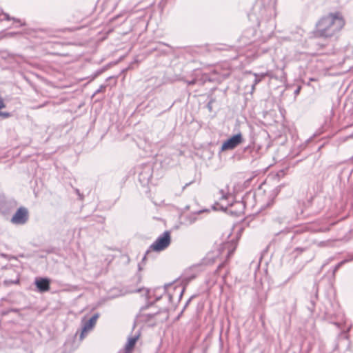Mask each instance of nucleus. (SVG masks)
I'll return each mask as SVG.
<instances>
[{
  "mask_svg": "<svg viewBox=\"0 0 353 353\" xmlns=\"http://www.w3.org/2000/svg\"><path fill=\"white\" fill-rule=\"evenodd\" d=\"M345 21L339 13L330 14L322 17L316 23L313 32L315 37L330 38L338 33Z\"/></svg>",
  "mask_w": 353,
  "mask_h": 353,
  "instance_id": "f257e3e1",
  "label": "nucleus"
},
{
  "mask_svg": "<svg viewBox=\"0 0 353 353\" xmlns=\"http://www.w3.org/2000/svg\"><path fill=\"white\" fill-rule=\"evenodd\" d=\"M171 242L170 232L165 231L156 241L150 245V249L160 252L166 249Z\"/></svg>",
  "mask_w": 353,
  "mask_h": 353,
  "instance_id": "f03ea898",
  "label": "nucleus"
},
{
  "mask_svg": "<svg viewBox=\"0 0 353 353\" xmlns=\"http://www.w3.org/2000/svg\"><path fill=\"white\" fill-rule=\"evenodd\" d=\"M29 219V212L26 208L20 207L11 218L10 222L14 225H22L26 224Z\"/></svg>",
  "mask_w": 353,
  "mask_h": 353,
  "instance_id": "7ed1b4c3",
  "label": "nucleus"
},
{
  "mask_svg": "<svg viewBox=\"0 0 353 353\" xmlns=\"http://www.w3.org/2000/svg\"><path fill=\"white\" fill-rule=\"evenodd\" d=\"M243 141V138L241 132L234 134L222 144L221 151L232 150L240 145Z\"/></svg>",
  "mask_w": 353,
  "mask_h": 353,
  "instance_id": "20e7f679",
  "label": "nucleus"
},
{
  "mask_svg": "<svg viewBox=\"0 0 353 353\" xmlns=\"http://www.w3.org/2000/svg\"><path fill=\"white\" fill-rule=\"evenodd\" d=\"M99 314H94L89 320L82 321V331L80 335V339H83L85 334L92 330L94 327Z\"/></svg>",
  "mask_w": 353,
  "mask_h": 353,
  "instance_id": "39448f33",
  "label": "nucleus"
},
{
  "mask_svg": "<svg viewBox=\"0 0 353 353\" xmlns=\"http://www.w3.org/2000/svg\"><path fill=\"white\" fill-rule=\"evenodd\" d=\"M34 284L39 292H45L50 290V279L48 278L37 277Z\"/></svg>",
  "mask_w": 353,
  "mask_h": 353,
  "instance_id": "423d86ee",
  "label": "nucleus"
},
{
  "mask_svg": "<svg viewBox=\"0 0 353 353\" xmlns=\"http://www.w3.org/2000/svg\"><path fill=\"white\" fill-rule=\"evenodd\" d=\"M261 20L259 21V26H260L263 21H268L272 17L275 16V8L274 6L264 7L261 10Z\"/></svg>",
  "mask_w": 353,
  "mask_h": 353,
  "instance_id": "0eeeda50",
  "label": "nucleus"
},
{
  "mask_svg": "<svg viewBox=\"0 0 353 353\" xmlns=\"http://www.w3.org/2000/svg\"><path fill=\"white\" fill-rule=\"evenodd\" d=\"M161 312H167V310L166 309H161L159 310H158L157 312H152V313H141L139 315V319L140 321H144V322H149L152 319H153L159 313H161Z\"/></svg>",
  "mask_w": 353,
  "mask_h": 353,
  "instance_id": "6e6552de",
  "label": "nucleus"
},
{
  "mask_svg": "<svg viewBox=\"0 0 353 353\" xmlns=\"http://www.w3.org/2000/svg\"><path fill=\"white\" fill-rule=\"evenodd\" d=\"M202 212L203 211L200 210L196 212L185 214L183 216V223L185 225H192L198 219V214Z\"/></svg>",
  "mask_w": 353,
  "mask_h": 353,
  "instance_id": "1a4fd4ad",
  "label": "nucleus"
},
{
  "mask_svg": "<svg viewBox=\"0 0 353 353\" xmlns=\"http://www.w3.org/2000/svg\"><path fill=\"white\" fill-rule=\"evenodd\" d=\"M138 339L139 335H135L128 338V342L125 346V351L123 353H131V351L134 348Z\"/></svg>",
  "mask_w": 353,
  "mask_h": 353,
  "instance_id": "9d476101",
  "label": "nucleus"
},
{
  "mask_svg": "<svg viewBox=\"0 0 353 353\" xmlns=\"http://www.w3.org/2000/svg\"><path fill=\"white\" fill-rule=\"evenodd\" d=\"M286 303V310L289 311V312L292 313L296 310V299L295 296L290 297L289 300V303H288L287 300H285Z\"/></svg>",
  "mask_w": 353,
  "mask_h": 353,
  "instance_id": "9b49d317",
  "label": "nucleus"
},
{
  "mask_svg": "<svg viewBox=\"0 0 353 353\" xmlns=\"http://www.w3.org/2000/svg\"><path fill=\"white\" fill-rule=\"evenodd\" d=\"M254 83L252 86V90H254V87L256 84H258L261 80L265 76V74H254Z\"/></svg>",
  "mask_w": 353,
  "mask_h": 353,
  "instance_id": "f8f14e48",
  "label": "nucleus"
},
{
  "mask_svg": "<svg viewBox=\"0 0 353 353\" xmlns=\"http://www.w3.org/2000/svg\"><path fill=\"white\" fill-rule=\"evenodd\" d=\"M219 194L220 196L221 201L227 200L230 196V195L227 194L223 190H219Z\"/></svg>",
  "mask_w": 353,
  "mask_h": 353,
  "instance_id": "ddd939ff",
  "label": "nucleus"
},
{
  "mask_svg": "<svg viewBox=\"0 0 353 353\" xmlns=\"http://www.w3.org/2000/svg\"><path fill=\"white\" fill-rule=\"evenodd\" d=\"M144 292V294L146 296V299H149V290H147V289H145V288H139V289H137L136 290H134V292Z\"/></svg>",
  "mask_w": 353,
  "mask_h": 353,
  "instance_id": "4468645a",
  "label": "nucleus"
},
{
  "mask_svg": "<svg viewBox=\"0 0 353 353\" xmlns=\"http://www.w3.org/2000/svg\"><path fill=\"white\" fill-rule=\"evenodd\" d=\"M105 85H101L100 87L94 92V95L97 94L98 93L104 92L105 90Z\"/></svg>",
  "mask_w": 353,
  "mask_h": 353,
  "instance_id": "2eb2a0df",
  "label": "nucleus"
},
{
  "mask_svg": "<svg viewBox=\"0 0 353 353\" xmlns=\"http://www.w3.org/2000/svg\"><path fill=\"white\" fill-rule=\"evenodd\" d=\"M3 14H4V16H5V19H6V20L9 21V20L12 19L14 21L20 22V20L17 19H15V18H12V19H11V18H10V17L9 16V14H7V13H4Z\"/></svg>",
  "mask_w": 353,
  "mask_h": 353,
  "instance_id": "dca6fc26",
  "label": "nucleus"
},
{
  "mask_svg": "<svg viewBox=\"0 0 353 353\" xmlns=\"http://www.w3.org/2000/svg\"><path fill=\"white\" fill-rule=\"evenodd\" d=\"M0 117H3V118H8L10 117V113L0 112Z\"/></svg>",
  "mask_w": 353,
  "mask_h": 353,
  "instance_id": "f3484780",
  "label": "nucleus"
},
{
  "mask_svg": "<svg viewBox=\"0 0 353 353\" xmlns=\"http://www.w3.org/2000/svg\"><path fill=\"white\" fill-rule=\"evenodd\" d=\"M344 263V261H341L339 263L334 269V273L338 270V269L341 267V265Z\"/></svg>",
  "mask_w": 353,
  "mask_h": 353,
  "instance_id": "a211bd4d",
  "label": "nucleus"
},
{
  "mask_svg": "<svg viewBox=\"0 0 353 353\" xmlns=\"http://www.w3.org/2000/svg\"><path fill=\"white\" fill-rule=\"evenodd\" d=\"M6 107V105L3 101V99L0 97V110L2 108H4Z\"/></svg>",
  "mask_w": 353,
  "mask_h": 353,
  "instance_id": "6ab92c4d",
  "label": "nucleus"
},
{
  "mask_svg": "<svg viewBox=\"0 0 353 353\" xmlns=\"http://www.w3.org/2000/svg\"><path fill=\"white\" fill-rule=\"evenodd\" d=\"M301 91V86H299L295 90H294V95L297 96Z\"/></svg>",
  "mask_w": 353,
  "mask_h": 353,
  "instance_id": "aec40b11",
  "label": "nucleus"
},
{
  "mask_svg": "<svg viewBox=\"0 0 353 353\" xmlns=\"http://www.w3.org/2000/svg\"><path fill=\"white\" fill-rule=\"evenodd\" d=\"M121 16H123V14H118L117 16H116V17L113 19V20H115V19H117V18L121 17Z\"/></svg>",
  "mask_w": 353,
  "mask_h": 353,
  "instance_id": "412c9836",
  "label": "nucleus"
},
{
  "mask_svg": "<svg viewBox=\"0 0 353 353\" xmlns=\"http://www.w3.org/2000/svg\"><path fill=\"white\" fill-rule=\"evenodd\" d=\"M184 291V289H182L180 292H179V298H181L182 296V294H183V292Z\"/></svg>",
  "mask_w": 353,
  "mask_h": 353,
  "instance_id": "4be33fe9",
  "label": "nucleus"
},
{
  "mask_svg": "<svg viewBox=\"0 0 353 353\" xmlns=\"http://www.w3.org/2000/svg\"><path fill=\"white\" fill-rule=\"evenodd\" d=\"M229 204H227L225 207L223 205L221 206V208L224 210H225L227 209V207Z\"/></svg>",
  "mask_w": 353,
  "mask_h": 353,
  "instance_id": "5701e85b",
  "label": "nucleus"
},
{
  "mask_svg": "<svg viewBox=\"0 0 353 353\" xmlns=\"http://www.w3.org/2000/svg\"><path fill=\"white\" fill-rule=\"evenodd\" d=\"M191 183H186L183 187V190H184L187 186H188Z\"/></svg>",
  "mask_w": 353,
  "mask_h": 353,
  "instance_id": "b1692460",
  "label": "nucleus"
},
{
  "mask_svg": "<svg viewBox=\"0 0 353 353\" xmlns=\"http://www.w3.org/2000/svg\"><path fill=\"white\" fill-rule=\"evenodd\" d=\"M194 83H195V81H194V80H193V81H190L188 83H189L190 85H192V84H194Z\"/></svg>",
  "mask_w": 353,
  "mask_h": 353,
  "instance_id": "393cba45",
  "label": "nucleus"
},
{
  "mask_svg": "<svg viewBox=\"0 0 353 353\" xmlns=\"http://www.w3.org/2000/svg\"><path fill=\"white\" fill-rule=\"evenodd\" d=\"M76 192H77L79 196H81V195H80V193H79V190H76Z\"/></svg>",
  "mask_w": 353,
  "mask_h": 353,
  "instance_id": "a878e982",
  "label": "nucleus"
},
{
  "mask_svg": "<svg viewBox=\"0 0 353 353\" xmlns=\"http://www.w3.org/2000/svg\"><path fill=\"white\" fill-rule=\"evenodd\" d=\"M148 306L145 307H142L141 310L143 311V310H145Z\"/></svg>",
  "mask_w": 353,
  "mask_h": 353,
  "instance_id": "bb28decb",
  "label": "nucleus"
},
{
  "mask_svg": "<svg viewBox=\"0 0 353 353\" xmlns=\"http://www.w3.org/2000/svg\"><path fill=\"white\" fill-rule=\"evenodd\" d=\"M312 305H314V301H312Z\"/></svg>",
  "mask_w": 353,
  "mask_h": 353,
  "instance_id": "cd10ccee",
  "label": "nucleus"
},
{
  "mask_svg": "<svg viewBox=\"0 0 353 353\" xmlns=\"http://www.w3.org/2000/svg\"><path fill=\"white\" fill-rule=\"evenodd\" d=\"M301 251L303 252L304 250V249L303 248H300Z\"/></svg>",
  "mask_w": 353,
  "mask_h": 353,
  "instance_id": "c85d7f7f",
  "label": "nucleus"
},
{
  "mask_svg": "<svg viewBox=\"0 0 353 353\" xmlns=\"http://www.w3.org/2000/svg\"><path fill=\"white\" fill-rule=\"evenodd\" d=\"M169 299H172V296L169 295Z\"/></svg>",
  "mask_w": 353,
  "mask_h": 353,
  "instance_id": "c756f323",
  "label": "nucleus"
}]
</instances>
